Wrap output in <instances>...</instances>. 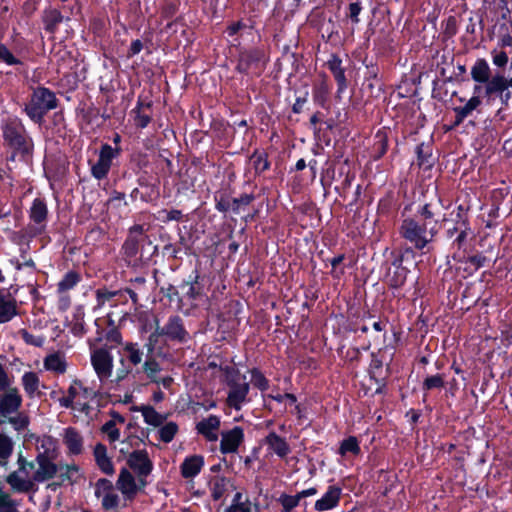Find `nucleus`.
<instances>
[{
    "mask_svg": "<svg viewBox=\"0 0 512 512\" xmlns=\"http://www.w3.org/2000/svg\"><path fill=\"white\" fill-rule=\"evenodd\" d=\"M23 403L22 395L18 388L11 387L0 394V423H7L17 431H25L30 418L26 412L21 411Z\"/></svg>",
    "mask_w": 512,
    "mask_h": 512,
    "instance_id": "1",
    "label": "nucleus"
},
{
    "mask_svg": "<svg viewBox=\"0 0 512 512\" xmlns=\"http://www.w3.org/2000/svg\"><path fill=\"white\" fill-rule=\"evenodd\" d=\"M438 230L435 225L429 226L416 218H407L401 224L400 234L416 249L421 250L434 240Z\"/></svg>",
    "mask_w": 512,
    "mask_h": 512,
    "instance_id": "2",
    "label": "nucleus"
},
{
    "mask_svg": "<svg viewBox=\"0 0 512 512\" xmlns=\"http://www.w3.org/2000/svg\"><path fill=\"white\" fill-rule=\"evenodd\" d=\"M58 100L53 91L45 87H38L33 90L29 101L25 104L24 111L35 123H42L45 115L55 109Z\"/></svg>",
    "mask_w": 512,
    "mask_h": 512,
    "instance_id": "3",
    "label": "nucleus"
},
{
    "mask_svg": "<svg viewBox=\"0 0 512 512\" xmlns=\"http://www.w3.org/2000/svg\"><path fill=\"white\" fill-rule=\"evenodd\" d=\"M225 380L229 387L227 405L240 410L242 405L247 402L249 392V384L246 381V377L233 367H227L225 369Z\"/></svg>",
    "mask_w": 512,
    "mask_h": 512,
    "instance_id": "4",
    "label": "nucleus"
},
{
    "mask_svg": "<svg viewBox=\"0 0 512 512\" xmlns=\"http://www.w3.org/2000/svg\"><path fill=\"white\" fill-rule=\"evenodd\" d=\"M18 469L10 473L6 481L18 492H28L33 489L35 483V462L26 460L22 455L18 457Z\"/></svg>",
    "mask_w": 512,
    "mask_h": 512,
    "instance_id": "5",
    "label": "nucleus"
},
{
    "mask_svg": "<svg viewBox=\"0 0 512 512\" xmlns=\"http://www.w3.org/2000/svg\"><path fill=\"white\" fill-rule=\"evenodd\" d=\"M90 362L101 384H111L114 368V357L107 347L90 350Z\"/></svg>",
    "mask_w": 512,
    "mask_h": 512,
    "instance_id": "6",
    "label": "nucleus"
},
{
    "mask_svg": "<svg viewBox=\"0 0 512 512\" xmlns=\"http://www.w3.org/2000/svg\"><path fill=\"white\" fill-rule=\"evenodd\" d=\"M3 136L9 145L21 154L31 153L33 141L27 136L25 127L19 120L13 119L7 122L3 128Z\"/></svg>",
    "mask_w": 512,
    "mask_h": 512,
    "instance_id": "7",
    "label": "nucleus"
},
{
    "mask_svg": "<svg viewBox=\"0 0 512 512\" xmlns=\"http://www.w3.org/2000/svg\"><path fill=\"white\" fill-rule=\"evenodd\" d=\"M159 336H165L171 341L183 343L187 341L189 334L184 327L182 318L178 315H172L163 327L157 325L155 331L149 336V352L152 351L153 343L157 341Z\"/></svg>",
    "mask_w": 512,
    "mask_h": 512,
    "instance_id": "8",
    "label": "nucleus"
},
{
    "mask_svg": "<svg viewBox=\"0 0 512 512\" xmlns=\"http://www.w3.org/2000/svg\"><path fill=\"white\" fill-rule=\"evenodd\" d=\"M117 155V149L112 148L109 144L102 145L97 162L91 165V175L97 180L106 178L112 161Z\"/></svg>",
    "mask_w": 512,
    "mask_h": 512,
    "instance_id": "9",
    "label": "nucleus"
},
{
    "mask_svg": "<svg viewBox=\"0 0 512 512\" xmlns=\"http://www.w3.org/2000/svg\"><path fill=\"white\" fill-rule=\"evenodd\" d=\"M47 216L48 208L46 202L40 198L34 199L29 210V218L34 224L29 227L32 235L41 234L45 230Z\"/></svg>",
    "mask_w": 512,
    "mask_h": 512,
    "instance_id": "10",
    "label": "nucleus"
},
{
    "mask_svg": "<svg viewBox=\"0 0 512 512\" xmlns=\"http://www.w3.org/2000/svg\"><path fill=\"white\" fill-rule=\"evenodd\" d=\"M128 464L130 468L137 473L138 477H140L141 487H145L147 484L145 477L150 474L153 468V464L149 459L147 452L145 450L132 452L128 458Z\"/></svg>",
    "mask_w": 512,
    "mask_h": 512,
    "instance_id": "11",
    "label": "nucleus"
},
{
    "mask_svg": "<svg viewBox=\"0 0 512 512\" xmlns=\"http://www.w3.org/2000/svg\"><path fill=\"white\" fill-rule=\"evenodd\" d=\"M95 495L101 499L104 510L115 509L119 504V496L113 490L112 483L107 479H99L95 487Z\"/></svg>",
    "mask_w": 512,
    "mask_h": 512,
    "instance_id": "12",
    "label": "nucleus"
},
{
    "mask_svg": "<svg viewBox=\"0 0 512 512\" xmlns=\"http://www.w3.org/2000/svg\"><path fill=\"white\" fill-rule=\"evenodd\" d=\"M35 475L37 483L47 481L55 476L57 473V466L46 452L38 453L35 459Z\"/></svg>",
    "mask_w": 512,
    "mask_h": 512,
    "instance_id": "13",
    "label": "nucleus"
},
{
    "mask_svg": "<svg viewBox=\"0 0 512 512\" xmlns=\"http://www.w3.org/2000/svg\"><path fill=\"white\" fill-rule=\"evenodd\" d=\"M244 432L241 427H234L233 429L223 432L220 443V451L223 454L234 453L237 451L239 445L243 441Z\"/></svg>",
    "mask_w": 512,
    "mask_h": 512,
    "instance_id": "14",
    "label": "nucleus"
},
{
    "mask_svg": "<svg viewBox=\"0 0 512 512\" xmlns=\"http://www.w3.org/2000/svg\"><path fill=\"white\" fill-rule=\"evenodd\" d=\"M117 487L127 499H132L139 490L144 487L140 485V478L136 482L134 476L126 469L120 472Z\"/></svg>",
    "mask_w": 512,
    "mask_h": 512,
    "instance_id": "15",
    "label": "nucleus"
},
{
    "mask_svg": "<svg viewBox=\"0 0 512 512\" xmlns=\"http://www.w3.org/2000/svg\"><path fill=\"white\" fill-rule=\"evenodd\" d=\"M220 428V418L216 415L202 419L196 424V430L207 441L215 442L218 440V431Z\"/></svg>",
    "mask_w": 512,
    "mask_h": 512,
    "instance_id": "16",
    "label": "nucleus"
},
{
    "mask_svg": "<svg viewBox=\"0 0 512 512\" xmlns=\"http://www.w3.org/2000/svg\"><path fill=\"white\" fill-rule=\"evenodd\" d=\"M262 53L259 51H247L240 55L237 70L241 73L249 74L259 72Z\"/></svg>",
    "mask_w": 512,
    "mask_h": 512,
    "instance_id": "17",
    "label": "nucleus"
},
{
    "mask_svg": "<svg viewBox=\"0 0 512 512\" xmlns=\"http://www.w3.org/2000/svg\"><path fill=\"white\" fill-rule=\"evenodd\" d=\"M342 490L337 486H329L325 494L315 502L316 511L324 512L335 508L341 498Z\"/></svg>",
    "mask_w": 512,
    "mask_h": 512,
    "instance_id": "18",
    "label": "nucleus"
},
{
    "mask_svg": "<svg viewBox=\"0 0 512 512\" xmlns=\"http://www.w3.org/2000/svg\"><path fill=\"white\" fill-rule=\"evenodd\" d=\"M408 273V269L401 262H393L386 274V282L391 288H400L405 284Z\"/></svg>",
    "mask_w": 512,
    "mask_h": 512,
    "instance_id": "19",
    "label": "nucleus"
},
{
    "mask_svg": "<svg viewBox=\"0 0 512 512\" xmlns=\"http://www.w3.org/2000/svg\"><path fill=\"white\" fill-rule=\"evenodd\" d=\"M63 441L69 452L78 455L83 450V437L80 432L73 428L68 427L64 430Z\"/></svg>",
    "mask_w": 512,
    "mask_h": 512,
    "instance_id": "20",
    "label": "nucleus"
},
{
    "mask_svg": "<svg viewBox=\"0 0 512 512\" xmlns=\"http://www.w3.org/2000/svg\"><path fill=\"white\" fill-rule=\"evenodd\" d=\"M44 369L56 374H64L67 370V361L64 354L53 352L43 360Z\"/></svg>",
    "mask_w": 512,
    "mask_h": 512,
    "instance_id": "21",
    "label": "nucleus"
},
{
    "mask_svg": "<svg viewBox=\"0 0 512 512\" xmlns=\"http://www.w3.org/2000/svg\"><path fill=\"white\" fill-rule=\"evenodd\" d=\"M204 465V458L201 455L186 457L181 464V474L184 478H194Z\"/></svg>",
    "mask_w": 512,
    "mask_h": 512,
    "instance_id": "22",
    "label": "nucleus"
},
{
    "mask_svg": "<svg viewBox=\"0 0 512 512\" xmlns=\"http://www.w3.org/2000/svg\"><path fill=\"white\" fill-rule=\"evenodd\" d=\"M471 78L475 83L485 84L491 77V68L484 58L477 59L470 70Z\"/></svg>",
    "mask_w": 512,
    "mask_h": 512,
    "instance_id": "23",
    "label": "nucleus"
},
{
    "mask_svg": "<svg viewBox=\"0 0 512 512\" xmlns=\"http://www.w3.org/2000/svg\"><path fill=\"white\" fill-rule=\"evenodd\" d=\"M17 314L16 300L10 295L0 294V324L11 321Z\"/></svg>",
    "mask_w": 512,
    "mask_h": 512,
    "instance_id": "24",
    "label": "nucleus"
},
{
    "mask_svg": "<svg viewBox=\"0 0 512 512\" xmlns=\"http://www.w3.org/2000/svg\"><path fill=\"white\" fill-rule=\"evenodd\" d=\"M122 292L112 291L105 287L99 288L95 291L96 305L93 307V312L96 313L103 309L105 306L116 307L114 297L121 296Z\"/></svg>",
    "mask_w": 512,
    "mask_h": 512,
    "instance_id": "25",
    "label": "nucleus"
},
{
    "mask_svg": "<svg viewBox=\"0 0 512 512\" xmlns=\"http://www.w3.org/2000/svg\"><path fill=\"white\" fill-rule=\"evenodd\" d=\"M482 104L480 96H472L463 106L455 107V125H460Z\"/></svg>",
    "mask_w": 512,
    "mask_h": 512,
    "instance_id": "26",
    "label": "nucleus"
},
{
    "mask_svg": "<svg viewBox=\"0 0 512 512\" xmlns=\"http://www.w3.org/2000/svg\"><path fill=\"white\" fill-rule=\"evenodd\" d=\"M265 443L280 458H284L290 453V447L286 440L275 432H270L266 436Z\"/></svg>",
    "mask_w": 512,
    "mask_h": 512,
    "instance_id": "27",
    "label": "nucleus"
},
{
    "mask_svg": "<svg viewBox=\"0 0 512 512\" xmlns=\"http://www.w3.org/2000/svg\"><path fill=\"white\" fill-rule=\"evenodd\" d=\"M93 454L98 467L103 473L108 475L114 473V467L111 459L107 455V448L105 445L98 443L94 447Z\"/></svg>",
    "mask_w": 512,
    "mask_h": 512,
    "instance_id": "28",
    "label": "nucleus"
},
{
    "mask_svg": "<svg viewBox=\"0 0 512 512\" xmlns=\"http://www.w3.org/2000/svg\"><path fill=\"white\" fill-rule=\"evenodd\" d=\"M21 385L29 398L40 395V378L33 371L25 372L21 377Z\"/></svg>",
    "mask_w": 512,
    "mask_h": 512,
    "instance_id": "29",
    "label": "nucleus"
},
{
    "mask_svg": "<svg viewBox=\"0 0 512 512\" xmlns=\"http://www.w3.org/2000/svg\"><path fill=\"white\" fill-rule=\"evenodd\" d=\"M328 68L334 75V78L338 85V92H343L347 88V81L342 68V61L336 55H332L327 62Z\"/></svg>",
    "mask_w": 512,
    "mask_h": 512,
    "instance_id": "30",
    "label": "nucleus"
},
{
    "mask_svg": "<svg viewBox=\"0 0 512 512\" xmlns=\"http://www.w3.org/2000/svg\"><path fill=\"white\" fill-rule=\"evenodd\" d=\"M67 393L76 401H83L93 398L95 396V392L89 388L84 386L81 380L74 379L70 386L67 389Z\"/></svg>",
    "mask_w": 512,
    "mask_h": 512,
    "instance_id": "31",
    "label": "nucleus"
},
{
    "mask_svg": "<svg viewBox=\"0 0 512 512\" xmlns=\"http://www.w3.org/2000/svg\"><path fill=\"white\" fill-rule=\"evenodd\" d=\"M504 91H506L505 76L500 73L491 76L485 83L484 95L486 97L502 95Z\"/></svg>",
    "mask_w": 512,
    "mask_h": 512,
    "instance_id": "32",
    "label": "nucleus"
},
{
    "mask_svg": "<svg viewBox=\"0 0 512 512\" xmlns=\"http://www.w3.org/2000/svg\"><path fill=\"white\" fill-rule=\"evenodd\" d=\"M124 422V417L118 413H113L112 419L102 426L101 431L107 436L110 442H115L120 438V430L117 428V423L123 424Z\"/></svg>",
    "mask_w": 512,
    "mask_h": 512,
    "instance_id": "33",
    "label": "nucleus"
},
{
    "mask_svg": "<svg viewBox=\"0 0 512 512\" xmlns=\"http://www.w3.org/2000/svg\"><path fill=\"white\" fill-rule=\"evenodd\" d=\"M132 367L133 366L129 363L125 356L121 355L118 360V366L115 372L113 371L111 385L117 386L122 381H124L132 373Z\"/></svg>",
    "mask_w": 512,
    "mask_h": 512,
    "instance_id": "34",
    "label": "nucleus"
},
{
    "mask_svg": "<svg viewBox=\"0 0 512 512\" xmlns=\"http://www.w3.org/2000/svg\"><path fill=\"white\" fill-rule=\"evenodd\" d=\"M125 358L132 366H137L142 362L143 351L139 348L137 343L127 342L123 347Z\"/></svg>",
    "mask_w": 512,
    "mask_h": 512,
    "instance_id": "35",
    "label": "nucleus"
},
{
    "mask_svg": "<svg viewBox=\"0 0 512 512\" xmlns=\"http://www.w3.org/2000/svg\"><path fill=\"white\" fill-rule=\"evenodd\" d=\"M139 411L144 421L149 425L161 426L166 420V417L158 413L152 406H142Z\"/></svg>",
    "mask_w": 512,
    "mask_h": 512,
    "instance_id": "36",
    "label": "nucleus"
},
{
    "mask_svg": "<svg viewBox=\"0 0 512 512\" xmlns=\"http://www.w3.org/2000/svg\"><path fill=\"white\" fill-rule=\"evenodd\" d=\"M359 442L356 437L350 436L344 439L339 447V454L346 456L347 454L358 455L360 453Z\"/></svg>",
    "mask_w": 512,
    "mask_h": 512,
    "instance_id": "37",
    "label": "nucleus"
},
{
    "mask_svg": "<svg viewBox=\"0 0 512 512\" xmlns=\"http://www.w3.org/2000/svg\"><path fill=\"white\" fill-rule=\"evenodd\" d=\"M150 107V103L143 104L141 101H138L136 108L133 110L136 113L135 125L137 127L145 128L150 123V115L142 111L143 109H150Z\"/></svg>",
    "mask_w": 512,
    "mask_h": 512,
    "instance_id": "38",
    "label": "nucleus"
},
{
    "mask_svg": "<svg viewBox=\"0 0 512 512\" xmlns=\"http://www.w3.org/2000/svg\"><path fill=\"white\" fill-rule=\"evenodd\" d=\"M142 369L150 382L158 381L157 378L161 371V366L154 358H147L143 363Z\"/></svg>",
    "mask_w": 512,
    "mask_h": 512,
    "instance_id": "39",
    "label": "nucleus"
},
{
    "mask_svg": "<svg viewBox=\"0 0 512 512\" xmlns=\"http://www.w3.org/2000/svg\"><path fill=\"white\" fill-rule=\"evenodd\" d=\"M227 483L224 477H214L210 481V491L214 500H219L224 495Z\"/></svg>",
    "mask_w": 512,
    "mask_h": 512,
    "instance_id": "40",
    "label": "nucleus"
},
{
    "mask_svg": "<svg viewBox=\"0 0 512 512\" xmlns=\"http://www.w3.org/2000/svg\"><path fill=\"white\" fill-rule=\"evenodd\" d=\"M178 432V425L175 422L163 423L158 430L159 438L165 443H169L173 440Z\"/></svg>",
    "mask_w": 512,
    "mask_h": 512,
    "instance_id": "41",
    "label": "nucleus"
},
{
    "mask_svg": "<svg viewBox=\"0 0 512 512\" xmlns=\"http://www.w3.org/2000/svg\"><path fill=\"white\" fill-rule=\"evenodd\" d=\"M80 281V276L78 273L70 271L65 274L63 279L58 283V292L63 293L67 290L72 289L77 285Z\"/></svg>",
    "mask_w": 512,
    "mask_h": 512,
    "instance_id": "42",
    "label": "nucleus"
},
{
    "mask_svg": "<svg viewBox=\"0 0 512 512\" xmlns=\"http://www.w3.org/2000/svg\"><path fill=\"white\" fill-rule=\"evenodd\" d=\"M18 502L13 500L0 485V512H17Z\"/></svg>",
    "mask_w": 512,
    "mask_h": 512,
    "instance_id": "43",
    "label": "nucleus"
},
{
    "mask_svg": "<svg viewBox=\"0 0 512 512\" xmlns=\"http://www.w3.org/2000/svg\"><path fill=\"white\" fill-rule=\"evenodd\" d=\"M14 448V442L11 437L4 433H0V460H7Z\"/></svg>",
    "mask_w": 512,
    "mask_h": 512,
    "instance_id": "44",
    "label": "nucleus"
},
{
    "mask_svg": "<svg viewBox=\"0 0 512 512\" xmlns=\"http://www.w3.org/2000/svg\"><path fill=\"white\" fill-rule=\"evenodd\" d=\"M140 240L137 236L129 235L123 244V250L127 257L135 258L139 251Z\"/></svg>",
    "mask_w": 512,
    "mask_h": 512,
    "instance_id": "45",
    "label": "nucleus"
},
{
    "mask_svg": "<svg viewBox=\"0 0 512 512\" xmlns=\"http://www.w3.org/2000/svg\"><path fill=\"white\" fill-rule=\"evenodd\" d=\"M434 212L431 210L429 204L423 205L419 210L416 219L421 220L423 223L427 225H435L438 227V221L434 219Z\"/></svg>",
    "mask_w": 512,
    "mask_h": 512,
    "instance_id": "46",
    "label": "nucleus"
},
{
    "mask_svg": "<svg viewBox=\"0 0 512 512\" xmlns=\"http://www.w3.org/2000/svg\"><path fill=\"white\" fill-rule=\"evenodd\" d=\"M278 502L283 507V512H293V509L298 506L300 502V498L298 494L296 495H287L281 494L278 498Z\"/></svg>",
    "mask_w": 512,
    "mask_h": 512,
    "instance_id": "47",
    "label": "nucleus"
},
{
    "mask_svg": "<svg viewBox=\"0 0 512 512\" xmlns=\"http://www.w3.org/2000/svg\"><path fill=\"white\" fill-rule=\"evenodd\" d=\"M445 384V379L441 374H436L432 376H428L423 382L424 390H432L436 388H443Z\"/></svg>",
    "mask_w": 512,
    "mask_h": 512,
    "instance_id": "48",
    "label": "nucleus"
},
{
    "mask_svg": "<svg viewBox=\"0 0 512 512\" xmlns=\"http://www.w3.org/2000/svg\"><path fill=\"white\" fill-rule=\"evenodd\" d=\"M251 381H252V384L255 387H257L258 389H260L261 391H265L269 387L268 380L265 378V376L261 372H259L257 370H253L251 372Z\"/></svg>",
    "mask_w": 512,
    "mask_h": 512,
    "instance_id": "49",
    "label": "nucleus"
},
{
    "mask_svg": "<svg viewBox=\"0 0 512 512\" xmlns=\"http://www.w3.org/2000/svg\"><path fill=\"white\" fill-rule=\"evenodd\" d=\"M251 159L257 173H262L269 168V162L264 154H254Z\"/></svg>",
    "mask_w": 512,
    "mask_h": 512,
    "instance_id": "50",
    "label": "nucleus"
},
{
    "mask_svg": "<svg viewBox=\"0 0 512 512\" xmlns=\"http://www.w3.org/2000/svg\"><path fill=\"white\" fill-rule=\"evenodd\" d=\"M491 55L492 62L496 67L503 68L507 65L509 58L506 52L493 50Z\"/></svg>",
    "mask_w": 512,
    "mask_h": 512,
    "instance_id": "51",
    "label": "nucleus"
},
{
    "mask_svg": "<svg viewBox=\"0 0 512 512\" xmlns=\"http://www.w3.org/2000/svg\"><path fill=\"white\" fill-rule=\"evenodd\" d=\"M22 339L26 344L35 346V347H41L44 343V338L40 336H35L33 334H30L26 330L21 331Z\"/></svg>",
    "mask_w": 512,
    "mask_h": 512,
    "instance_id": "52",
    "label": "nucleus"
},
{
    "mask_svg": "<svg viewBox=\"0 0 512 512\" xmlns=\"http://www.w3.org/2000/svg\"><path fill=\"white\" fill-rule=\"evenodd\" d=\"M252 200H253V197L251 195H243L240 198H234V199L231 200L232 201L231 210L234 213H239L240 206L241 205H248V204L251 203Z\"/></svg>",
    "mask_w": 512,
    "mask_h": 512,
    "instance_id": "53",
    "label": "nucleus"
},
{
    "mask_svg": "<svg viewBox=\"0 0 512 512\" xmlns=\"http://www.w3.org/2000/svg\"><path fill=\"white\" fill-rule=\"evenodd\" d=\"M0 59L8 65H14L18 63V60L12 55V53L2 44H0Z\"/></svg>",
    "mask_w": 512,
    "mask_h": 512,
    "instance_id": "54",
    "label": "nucleus"
},
{
    "mask_svg": "<svg viewBox=\"0 0 512 512\" xmlns=\"http://www.w3.org/2000/svg\"><path fill=\"white\" fill-rule=\"evenodd\" d=\"M9 388L11 387L8 374L3 368V366L0 364V392H4Z\"/></svg>",
    "mask_w": 512,
    "mask_h": 512,
    "instance_id": "55",
    "label": "nucleus"
},
{
    "mask_svg": "<svg viewBox=\"0 0 512 512\" xmlns=\"http://www.w3.org/2000/svg\"><path fill=\"white\" fill-rule=\"evenodd\" d=\"M47 20L50 22L51 25H56L62 21V15L57 10H51L47 13L46 16Z\"/></svg>",
    "mask_w": 512,
    "mask_h": 512,
    "instance_id": "56",
    "label": "nucleus"
},
{
    "mask_svg": "<svg viewBox=\"0 0 512 512\" xmlns=\"http://www.w3.org/2000/svg\"><path fill=\"white\" fill-rule=\"evenodd\" d=\"M106 339L108 341H110V342H114V343L119 344L122 341V336H121L120 332L116 328H112L106 334Z\"/></svg>",
    "mask_w": 512,
    "mask_h": 512,
    "instance_id": "57",
    "label": "nucleus"
},
{
    "mask_svg": "<svg viewBox=\"0 0 512 512\" xmlns=\"http://www.w3.org/2000/svg\"><path fill=\"white\" fill-rule=\"evenodd\" d=\"M91 409V406L88 403V400L83 401H76L74 405V410H77L81 413H85L86 415L89 414V411Z\"/></svg>",
    "mask_w": 512,
    "mask_h": 512,
    "instance_id": "58",
    "label": "nucleus"
},
{
    "mask_svg": "<svg viewBox=\"0 0 512 512\" xmlns=\"http://www.w3.org/2000/svg\"><path fill=\"white\" fill-rule=\"evenodd\" d=\"M361 11V7L357 3H351L349 5V15L353 22L357 23L359 21L358 15Z\"/></svg>",
    "mask_w": 512,
    "mask_h": 512,
    "instance_id": "59",
    "label": "nucleus"
},
{
    "mask_svg": "<svg viewBox=\"0 0 512 512\" xmlns=\"http://www.w3.org/2000/svg\"><path fill=\"white\" fill-rule=\"evenodd\" d=\"M59 404L63 408L74 409L75 400L67 393V396L59 399Z\"/></svg>",
    "mask_w": 512,
    "mask_h": 512,
    "instance_id": "60",
    "label": "nucleus"
},
{
    "mask_svg": "<svg viewBox=\"0 0 512 512\" xmlns=\"http://www.w3.org/2000/svg\"><path fill=\"white\" fill-rule=\"evenodd\" d=\"M227 512H251L250 507L246 503L232 505Z\"/></svg>",
    "mask_w": 512,
    "mask_h": 512,
    "instance_id": "61",
    "label": "nucleus"
},
{
    "mask_svg": "<svg viewBox=\"0 0 512 512\" xmlns=\"http://www.w3.org/2000/svg\"><path fill=\"white\" fill-rule=\"evenodd\" d=\"M231 207H232V201L230 200H220L217 204H216V208L219 210V211H222V212H226V211H229L231 210Z\"/></svg>",
    "mask_w": 512,
    "mask_h": 512,
    "instance_id": "62",
    "label": "nucleus"
},
{
    "mask_svg": "<svg viewBox=\"0 0 512 512\" xmlns=\"http://www.w3.org/2000/svg\"><path fill=\"white\" fill-rule=\"evenodd\" d=\"M157 380L158 381H154L153 383L162 385L164 388H169L171 386V384L173 383V378L170 376H166V377L158 376Z\"/></svg>",
    "mask_w": 512,
    "mask_h": 512,
    "instance_id": "63",
    "label": "nucleus"
},
{
    "mask_svg": "<svg viewBox=\"0 0 512 512\" xmlns=\"http://www.w3.org/2000/svg\"><path fill=\"white\" fill-rule=\"evenodd\" d=\"M143 48V45L140 40H135L131 43L130 46V55H136L138 54Z\"/></svg>",
    "mask_w": 512,
    "mask_h": 512,
    "instance_id": "64",
    "label": "nucleus"
}]
</instances>
